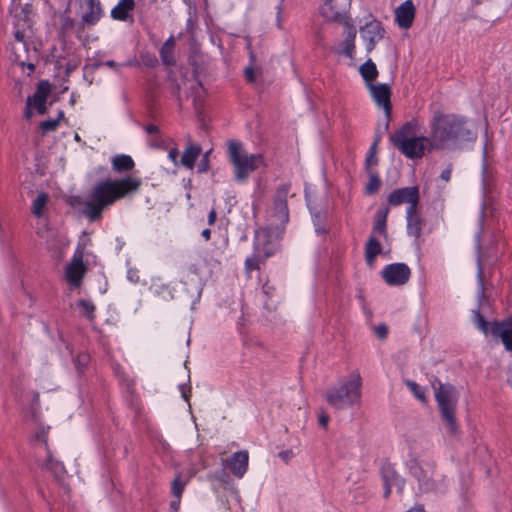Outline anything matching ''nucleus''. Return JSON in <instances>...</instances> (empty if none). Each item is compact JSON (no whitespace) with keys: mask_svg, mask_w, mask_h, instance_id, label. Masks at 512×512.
Segmentation results:
<instances>
[{"mask_svg":"<svg viewBox=\"0 0 512 512\" xmlns=\"http://www.w3.org/2000/svg\"><path fill=\"white\" fill-rule=\"evenodd\" d=\"M290 185H280L274 195L272 217L274 221L272 226L259 228L255 232L254 253L245 261L247 272L259 269V265L275 251V241L283 234L285 225L289 221V210L287 198L290 194Z\"/></svg>","mask_w":512,"mask_h":512,"instance_id":"nucleus-1","label":"nucleus"},{"mask_svg":"<svg viewBox=\"0 0 512 512\" xmlns=\"http://www.w3.org/2000/svg\"><path fill=\"white\" fill-rule=\"evenodd\" d=\"M142 181L138 177L106 179L94 185L83 203V213L90 221L101 218L105 209L115 202L138 192Z\"/></svg>","mask_w":512,"mask_h":512,"instance_id":"nucleus-2","label":"nucleus"},{"mask_svg":"<svg viewBox=\"0 0 512 512\" xmlns=\"http://www.w3.org/2000/svg\"><path fill=\"white\" fill-rule=\"evenodd\" d=\"M430 128V138L435 150L457 148L476 139V132L467 121L454 114L435 113Z\"/></svg>","mask_w":512,"mask_h":512,"instance_id":"nucleus-3","label":"nucleus"},{"mask_svg":"<svg viewBox=\"0 0 512 512\" xmlns=\"http://www.w3.org/2000/svg\"><path fill=\"white\" fill-rule=\"evenodd\" d=\"M362 377L355 370L326 391V401L335 409L344 410L358 405L362 398Z\"/></svg>","mask_w":512,"mask_h":512,"instance_id":"nucleus-4","label":"nucleus"},{"mask_svg":"<svg viewBox=\"0 0 512 512\" xmlns=\"http://www.w3.org/2000/svg\"><path fill=\"white\" fill-rule=\"evenodd\" d=\"M411 125L405 124L390 136L391 143L407 158L420 159L434 149L430 137L410 135Z\"/></svg>","mask_w":512,"mask_h":512,"instance_id":"nucleus-5","label":"nucleus"},{"mask_svg":"<svg viewBox=\"0 0 512 512\" xmlns=\"http://www.w3.org/2000/svg\"><path fill=\"white\" fill-rule=\"evenodd\" d=\"M228 156L237 182L246 181L252 172L264 165L262 154H249L243 145L235 140L228 143Z\"/></svg>","mask_w":512,"mask_h":512,"instance_id":"nucleus-6","label":"nucleus"},{"mask_svg":"<svg viewBox=\"0 0 512 512\" xmlns=\"http://www.w3.org/2000/svg\"><path fill=\"white\" fill-rule=\"evenodd\" d=\"M409 473L417 480L419 490L424 493L444 492L447 488L445 477L435 470L434 464L422 463L411 456L406 462Z\"/></svg>","mask_w":512,"mask_h":512,"instance_id":"nucleus-7","label":"nucleus"},{"mask_svg":"<svg viewBox=\"0 0 512 512\" xmlns=\"http://www.w3.org/2000/svg\"><path fill=\"white\" fill-rule=\"evenodd\" d=\"M435 398L445 428L449 433L455 434L458 430V423L455 416L458 402L456 389L449 384H439L438 389L435 391Z\"/></svg>","mask_w":512,"mask_h":512,"instance_id":"nucleus-8","label":"nucleus"},{"mask_svg":"<svg viewBox=\"0 0 512 512\" xmlns=\"http://www.w3.org/2000/svg\"><path fill=\"white\" fill-rule=\"evenodd\" d=\"M472 320L476 327L485 335L491 334L496 338H500L506 350L512 352V329L505 323L487 322L481 315L479 310H474Z\"/></svg>","mask_w":512,"mask_h":512,"instance_id":"nucleus-9","label":"nucleus"},{"mask_svg":"<svg viewBox=\"0 0 512 512\" xmlns=\"http://www.w3.org/2000/svg\"><path fill=\"white\" fill-rule=\"evenodd\" d=\"M84 247L79 245L65 268V279L73 288H79L87 272L84 261Z\"/></svg>","mask_w":512,"mask_h":512,"instance_id":"nucleus-10","label":"nucleus"},{"mask_svg":"<svg viewBox=\"0 0 512 512\" xmlns=\"http://www.w3.org/2000/svg\"><path fill=\"white\" fill-rule=\"evenodd\" d=\"M419 189L416 186L399 188L392 191L388 196V202L392 206L408 204L407 214L416 211L419 203Z\"/></svg>","mask_w":512,"mask_h":512,"instance_id":"nucleus-11","label":"nucleus"},{"mask_svg":"<svg viewBox=\"0 0 512 512\" xmlns=\"http://www.w3.org/2000/svg\"><path fill=\"white\" fill-rule=\"evenodd\" d=\"M411 272L404 263H394L387 265L382 271V277L387 284L398 286L408 282Z\"/></svg>","mask_w":512,"mask_h":512,"instance_id":"nucleus-12","label":"nucleus"},{"mask_svg":"<svg viewBox=\"0 0 512 512\" xmlns=\"http://www.w3.org/2000/svg\"><path fill=\"white\" fill-rule=\"evenodd\" d=\"M382 480L384 484V498H388L391 494L392 488H396L398 492H402L405 485V480L398 474L394 465L385 463L381 469Z\"/></svg>","mask_w":512,"mask_h":512,"instance_id":"nucleus-13","label":"nucleus"},{"mask_svg":"<svg viewBox=\"0 0 512 512\" xmlns=\"http://www.w3.org/2000/svg\"><path fill=\"white\" fill-rule=\"evenodd\" d=\"M373 100L377 104L378 107L382 108L387 116V118L391 115L392 105H391V88L388 84H369L367 86Z\"/></svg>","mask_w":512,"mask_h":512,"instance_id":"nucleus-14","label":"nucleus"},{"mask_svg":"<svg viewBox=\"0 0 512 512\" xmlns=\"http://www.w3.org/2000/svg\"><path fill=\"white\" fill-rule=\"evenodd\" d=\"M361 38L366 43L367 52H371L376 43L384 36V29L378 21H371L360 29Z\"/></svg>","mask_w":512,"mask_h":512,"instance_id":"nucleus-15","label":"nucleus"},{"mask_svg":"<svg viewBox=\"0 0 512 512\" xmlns=\"http://www.w3.org/2000/svg\"><path fill=\"white\" fill-rule=\"evenodd\" d=\"M25 35L22 31L16 30L15 41L12 44V51L14 53V61L20 66H27L30 72L34 71V64L29 62V56H24L23 53L27 52L26 43L24 41Z\"/></svg>","mask_w":512,"mask_h":512,"instance_id":"nucleus-16","label":"nucleus"},{"mask_svg":"<svg viewBox=\"0 0 512 512\" xmlns=\"http://www.w3.org/2000/svg\"><path fill=\"white\" fill-rule=\"evenodd\" d=\"M415 18V6L412 0H406L395 9V22L402 29L412 26Z\"/></svg>","mask_w":512,"mask_h":512,"instance_id":"nucleus-17","label":"nucleus"},{"mask_svg":"<svg viewBox=\"0 0 512 512\" xmlns=\"http://www.w3.org/2000/svg\"><path fill=\"white\" fill-rule=\"evenodd\" d=\"M249 454L248 451L242 450L235 452L229 460L226 461L225 466L237 478H242L248 469Z\"/></svg>","mask_w":512,"mask_h":512,"instance_id":"nucleus-18","label":"nucleus"},{"mask_svg":"<svg viewBox=\"0 0 512 512\" xmlns=\"http://www.w3.org/2000/svg\"><path fill=\"white\" fill-rule=\"evenodd\" d=\"M50 93V84L47 81H41L33 96L27 98L28 106H33L39 114L46 113V101Z\"/></svg>","mask_w":512,"mask_h":512,"instance_id":"nucleus-19","label":"nucleus"},{"mask_svg":"<svg viewBox=\"0 0 512 512\" xmlns=\"http://www.w3.org/2000/svg\"><path fill=\"white\" fill-rule=\"evenodd\" d=\"M104 15L100 0H87L85 3V13L82 16L84 23L95 25Z\"/></svg>","mask_w":512,"mask_h":512,"instance_id":"nucleus-20","label":"nucleus"},{"mask_svg":"<svg viewBox=\"0 0 512 512\" xmlns=\"http://www.w3.org/2000/svg\"><path fill=\"white\" fill-rule=\"evenodd\" d=\"M42 446H43V449L46 451V458H45V460L39 462L40 467L42 469H46V470L50 471L56 477L63 475V473L65 472V467L61 462H59L53 458V456L51 455V453L48 449V444H47L46 439L42 440Z\"/></svg>","mask_w":512,"mask_h":512,"instance_id":"nucleus-21","label":"nucleus"},{"mask_svg":"<svg viewBox=\"0 0 512 512\" xmlns=\"http://www.w3.org/2000/svg\"><path fill=\"white\" fill-rule=\"evenodd\" d=\"M134 8V0H120L118 4L111 10V17L114 20L126 21L130 17V14Z\"/></svg>","mask_w":512,"mask_h":512,"instance_id":"nucleus-22","label":"nucleus"},{"mask_svg":"<svg viewBox=\"0 0 512 512\" xmlns=\"http://www.w3.org/2000/svg\"><path fill=\"white\" fill-rule=\"evenodd\" d=\"M382 252L381 244L375 235H371L365 245V258L367 264L372 267L376 257Z\"/></svg>","mask_w":512,"mask_h":512,"instance_id":"nucleus-23","label":"nucleus"},{"mask_svg":"<svg viewBox=\"0 0 512 512\" xmlns=\"http://www.w3.org/2000/svg\"><path fill=\"white\" fill-rule=\"evenodd\" d=\"M112 163V169L116 173H124L131 171L134 166V160L131 158V156L126 154H120L116 155L111 160Z\"/></svg>","mask_w":512,"mask_h":512,"instance_id":"nucleus-24","label":"nucleus"},{"mask_svg":"<svg viewBox=\"0 0 512 512\" xmlns=\"http://www.w3.org/2000/svg\"><path fill=\"white\" fill-rule=\"evenodd\" d=\"M389 209H379L375 215V222L371 235L380 236L383 238L387 237L386 222Z\"/></svg>","mask_w":512,"mask_h":512,"instance_id":"nucleus-25","label":"nucleus"},{"mask_svg":"<svg viewBox=\"0 0 512 512\" xmlns=\"http://www.w3.org/2000/svg\"><path fill=\"white\" fill-rule=\"evenodd\" d=\"M200 153H201V148L198 145L189 143L188 146L186 147L185 151L182 154L180 163L188 169H193L195 161L199 157Z\"/></svg>","mask_w":512,"mask_h":512,"instance_id":"nucleus-26","label":"nucleus"},{"mask_svg":"<svg viewBox=\"0 0 512 512\" xmlns=\"http://www.w3.org/2000/svg\"><path fill=\"white\" fill-rule=\"evenodd\" d=\"M359 72L364 79L366 86L373 84V81L378 77L377 67L371 59H368L360 66Z\"/></svg>","mask_w":512,"mask_h":512,"instance_id":"nucleus-27","label":"nucleus"},{"mask_svg":"<svg viewBox=\"0 0 512 512\" xmlns=\"http://www.w3.org/2000/svg\"><path fill=\"white\" fill-rule=\"evenodd\" d=\"M422 226H423V221L416 214V211L412 212L410 214H407V232L410 236L419 238L421 236Z\"/></svg>","mask_w":512,"mask_h":512,"instance_id":"nucleus-28","label":"nucleus"},{"mask_svg":"<svg viewBox=\"0 0 512 512\" xmlns=\"http://www.w3.org/2000/svg\"><path fill=\"white\" fill-rule=\"evenodd\" d=\"M174 46H175V41H174V38L171 36L169 39H167L165 41V43L163 44V46L160 50L161 60L167 66H172L175 64Z\"/></svg>","mask_w":512,"mask_h":512,"instance_id":"nucleus-29","label":"nucleus"},{"mask_svg":"<svg viewBox=\"0 0 512 512\" xmlns=\"http://www.w3.org/2000/svg\"><path fill=\"white\" fill-rule=\"evenodd\" d=\"M355 38H356V31L354 29H349L343 43H342V49L339 51V54L345 55L350 59L354 58L355 54Z\"/></svg>","mask_w":512,"mask_h":512,"instance_id":"nucleus-30","label":"nucleus"},{"mask_svg":"<svg viewBox=\"0 0 512 512\" xmlns=\"http://www.w3.org/2000/svg\"><path fill=\"white\" fill-rule=\"evenodd\" d=\"M77 307L80 309V313L86 317L88 320L92 321L95 318V305L90 300L80 299L76 303Z\"/></svg>","mask_w":512,"mask_h":512,"instance_id":"nucleus-31","label":"nucleus"},{"mask_svg":"<svg viewBox=\"0 0 512 512\" xmlns=\"http://www.w3.org/2000/svg\"><path fill=\"white\" fill-rule=\"evenodd\" d=\"M48 202V196L45 193H40L32 203V213L36 217H41L44 213L45 206Z\"/></svg>","mask_w":512,"mask_h":512,"instance_id":"nucleus-32","label":"nucleus"},{"mask_svg":"<svg viewBox=\"0 0 512 512\" xmlns=\"http://www.w3.org/2000/svg\"><path fill=\"white\" fill-rule=\"evenodd\" d=\"M339 2L340 0H331V2L329 4H326L323 9H322V12H323V15H335V20H340L343 18V16L346 14V9H342V10H335L334 12V8L336 9L337 6L339 5Z\"/></svg>","mask_w":512,"mask_h":512,"instance_id":"nucleus-33","label":"nucleus"},{"mask_svg":"<svg viewBox=\"0 0 512 512\" xmlns=\"http://www.w3.org/2000/svg\"><path fill=\"white\" fill-rule=\"evenodd\" d=\"M406 386L414 394V396L422 403H426V395L424 389L414 381H405Z\"/></svg>","mask_w":512,"mask_h":512,"instance_id":"nucleus-34","label":"nucleus"},{"mask_svg":"<svg viewBox=\"0 0 512 512\" xmlns=\"http://www.w3.org/2000/svg\"><path fill=\"white\" fill-rule=\"evenodd\" d=\"M369 174H370V177H369V182L366 186V191L369 194H373L379 190L381 181H380L378 175L376 173L372 172L371 170H369Z\"/></svg>","mask_w":512,"mask_h":512,"instance_id":"nucleus-35","label":"nucleus"},{"mask_svg":"<svg viewBox=\"0 0 512 512\" xmlns=\"http://www.w3.org/2000/svg\"><path fill=\"white\" fill-rule=\"evenodd\" d=\"M63 116H64V113L62 111H60L58 119L46 120V121L41 122L40 128H41L42 132L47 133L50 131H54L59 125L60 118H62Z\"/></svg>","mask_w":512,"mask_h":512,"instance_id":"nucleus-36","label":"nucleus"},{"mask_svg":"<svg viewBox=\"0 0 512 512\" xmlns=\"http://www.w3.org/2000/svg\"><path fill=\"white\" fill-rule=\"evenodd\" d=\"M184 490V484L180 481V476H176L172 483V494L178 499L181 497Z\"/></svg>","mask_w":512,"mask_h":512,"instance_id":"nucleus-37","label":"nucleus"},{"mask_svg":"<svg viewBox=\"0 0 512 512\" xmlns=\"http://www.w3.org/2000/svg\"><path fill=\"white\" fill-rule=\"evenodd\" d=\"M209 154H210V151H207L203 155V158L201 159V161L198 165V172H200V173L206 172L209 169V158H208Z\"/></svg>","mask_w":512,"mask_h":512,"instance_id":"nucleus-38","label":"nucleus"},{"mask_svg":"<svg viewBox=\"0 0 512 512\" xmlns=\"http://www.w3.org/2000/svg\"><path fill=\"white\" fill-rule=\"evenodd\" d=\"M374 330H375L376 335L381 339L385 338L388 334V329H387L386 325H384V324H380V325L376 326Z\"/></svg>","mask_w":512,"mask_h":512,"instance_id":"nucleus-39","label":"nucleus"},{"mask_svg":"<svg viewBox=\"0 0 512 512\" xmlns=\"http://www.w3.org/2000/svg\"><path fill=\"white\" fill-rule=\"evenodd\" d=\"M377 162H378L377 156L373 155V153H368V155L366 157V167H367L368 171L371 170L370 168L372 166L377 165Z\"/></svg>","mask_w":512,"mask_h":512,"instance_id":"nucleus-40","label":"nucleus"},{"mask_svg":"<svg viewBox=\"0 0 512 512\" xmlns=\"http://www.w3.org/2000/svg\"><path fill=\"white\" fill-rule=\"evenodd\" d=\"M279 457L284 462L288 463L294 457V452L291 449H288V450H285V451H281L279 453Z\"/></svg>","mask_w":512,"mask_h":512,"instance_id":"nucleus-41","label":"nucleus"},{"mask_svg":"<svg viewBox=\"0 0 512 512\" xmlns=\"http://www.w3.org/2000/svg\"><path fill=\"white\" fill-rule=\"evenodd\" d=\"M452 173V164H449L441 173L440 177L445 182H449Z\"/></svg>","mask_w":512,"mask_h":512,"instance_id":"nucleus-42","label":"nucleus"},{"mask_svg":"<svg viewBox=\"0 0 512 512\" xmlns=\"http://www.w3.org/2000/svg\"><path fill=\"white\" fill-rule=\"evenodd\" d=\"M179 151L177 148H172L168 153V158L175 164L178 165Z\"/></svg>","mask_w":512,"mask_h":512,"instance_id":"nucleus-43","label":"nucleus"},{"mask_svg":"<svg viewBox=\"0 0 512 512\" xmlns=\"http://www.w3.org/2000/svg\"><path fill=\"white\" fill-rule=\"evenodd\" d=\"M245 76L249 82H254L256 79L254 69L251 67L245 69Z\"/></svg>","mask_w":512,"mask_h":512,"instance_id":"nucleus-44","label":"nucleus"},{"mask_svg":"<svg viewBox=\"0 0 512 512\" xmlns=\"http://www.w3.org/2000/svg\"><path fill=\"white\" fill-rule=\"evenodd\" d=\"M318 421H319L320 426H322L323 428H326L327 424L329 422V416L325 413H321Z\"/></svg>","mask_w":512,"mask_h":512,"instance_id":"nucleus-45","label":"nucleus"},{"mask_svg":"<svg viewBox=\"0 0 512 512\" xmlns=\"http://www.w3.org/2000/svg\"><path fill=\"white\" fill-rule=\"evenodd\" d=\"M217 213L215 209H212L208 215V224L213 225L216 221Z\"/></svg>","mask_w":512,"mask_h":512,"instance_id":"nucleus-46","label":"nucleus"},{"mask_svg":"<svg viewBox=\"0 0 512 512\" xmlns=\"http://www.w3.org/2000/svg\"><path fill=\"white\" fill-rule=\"evenodd\" d=\"M379 140H380L379 137L375 138L373 144L370 147L369 153H373V155H376V149H377V145L379 143Z\"/></svg>","mask_w":512,"mask_h":512,"instance_id":"nucleus-47","label":"nucleus"},{"mask_svg":"<svg viewBox=\"0 0 512 512\" xmlns=\"http://www.w3.org/2000/svg\"><path fill=\"white\" fill-rule=\"evenodd\" d=\"M145 131L148 133V134H153V133H156L158 131V128L155 126V125H147L145 127Z\"/></svg>","mask_w":512,"mask_h":512,"instance_id":"nucleus-48","label":"nucleus"},{"mask_svg":"<svg viewBox=\"0 0 512 512\" xmlns=\"http://www.w3.org/2000/svg\"><path fill=\"white\" fill-rule=\"evenodd\" d=\"M33 106H28V104L26 105V110H25V117L27 119H30L32 117V108Z\"/></svg>","mask_w":512,"mask_h":512,"instance_id":"nucleus-49","label":"nucleus"},{"mask_svg":"<svg viewBox=\"0 0 512 512\" xmlns=\"http://www.w3.org/2000/svg\"><path fill=\"white\" fill-rule=\"evenodd\" d=\"M105 65L110 68H118V64L113 60H108L107 62H105Z\"/></svg>","mask_w":512,"mask_h":512,"instance_id":"nucleus-50","label":"nucleus"},{"mask_svg":"<svg viewBox=\"0 0 512 512\" xmlns=\"http://www.w3.org/2000/svg\"><path fill=\"white\" fill-rule=\"evenodd\" d=\"M211 235L210 229H205L202 231V236L205 238V240H209Z\"/></svg>","mask_w":512,"mask_h":512,"instance_id":"nucleus-51","label":"nucleus"},{"mask_svg":"<svg viewBox=\"0 0 512 512\" xmlns=\"http://www.w3.org/2000/svg\"><path fill=\"white\" fill-rule=\"evenodd\" d=\"M407 512H425L423 508H420V507H416V508H412L410 509L409 511Z\"/></svg>","mask_w":512,"mask_h":512,"instance_id":"nucleus-52","label":"nucleus"},{"mask_svg":"<svg viewBox=\"0 0 512 512\" xmlns=\"http://www.w3.org/2000/svg\"><path fill=\"white\" fill-rule=\"evenodd\" d=\"M481 1H482V0H474V2H475L476 4L481 3Z\"/></svg>","mask_w":512,"mask_h":512,"instance_id":"nucleus-53","label":"nucleus"},{"mask_svg":"<svg viewBox=\"0 0 512 512\" xmlns=\"http://www.w3.org/2000/svg\"><path fill=\"white\" fill-rule=\"evenodd\" d=\"M182 394H183V397H184L185 399H187V396H186L185 392H182Z\"/></svg>","mask_w":512,"mask_h":512,"instance_id":"nucleus-54","label":"nucleus"}]
</instances>
